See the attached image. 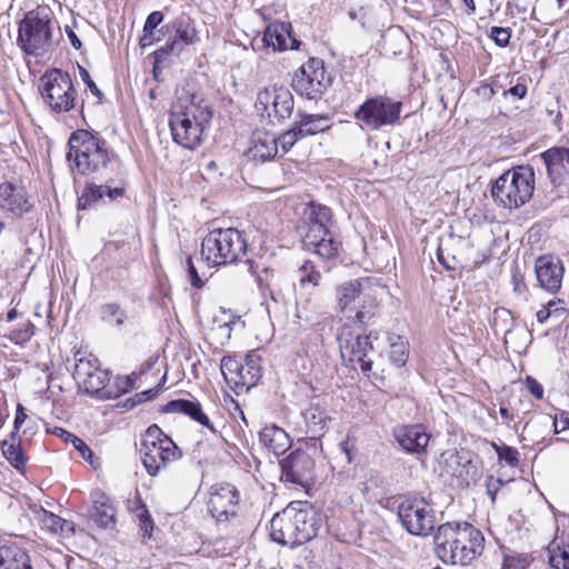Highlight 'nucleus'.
Listing matches in <instances>:
<instances>
[{"label": "nucleus", "instance_id": "obj_1", "mask_svg": "<svg viewBox=\"0 0 569 569\" xmlns=\"http://www.w3.org/2000/svg\"><path fill=\"white\" fill-rule=\"evenodd\" d=\"M68 146L67 158L72 171L106 183L121 180L120 161L108 149L106 140L87 130H77L71 133Z\"/></svg>", "mask_w": 569, "mask_h": 569}, {"label": "nucleus", "instance_id": "obj_2", "mask_svg": "<svg viewBox=\"0 0 569 569\" xmlns=\"http://www.w3.org/2000/svg\"><path fill=\"white\" fill-rule=\"evenodd\" d=\"M320 527L321 517L311 503L293 501L272 517L270 537L274 542L296 548L313 539Z\"/></svg>", "mask_w": 569, "mask_h": 569}, {"label": "nucleus", "instance_id": "obj_3", "mask_svg": "<svg viewBox=\"0 0 569 569\" xmlns=\"http://www.w3.org/2000/svg\"><path fill=\"white\" fill-rule=\"evenodd\" d=\"M435 543L445 563L467 566L483 552L485 537L468 522H447L438 527Z\"/></svg>", "mask_w": 569, "mask_h": 569}, {"label": "nucleus", "instance_id": "obj_4", "mask_svg": "<svg viewBox=\"0 0 569 569\" xmlns=\"http://www.w3.org/2000/svg\"><path fill=\"white\" fill-rule=\"evenodd\" d=\"M213 117L211 106L201 97L192 94L172 106L169 120L173 140L186 149L197 148L204 130Z\"/></svg>", "mask_w": 569, "mask_h": 569}, {"label": "nucleus", "instance_id": "obj_5", "mask_svg": "<svg viewBox=\"0 0 569 569\" xmlns=\"http://www.w3.org/2000/svg\"><path fill=\"white\" fill-rule=\"evenodd\" d=\"M332 211L320 203H311L305 224L300 228L302 246L325 260L338 257L341 242L330 231Z\"/></svg>", "mask_w": 569, "mask_h": 569}, {"label": "nucleus", "instance_id": "obj_6", "mask_svg": "<svg viewBox=\"0 0 569 569\" xmlns=\"http://www.w3.org/2000/svg\"><path fill=\"white\" fill-rule=\"evenodd\" d=\"M535 190V171L531 166H518L505 171L491 187L493 201L513 209L527 203Z\"/></svg>", "mask_w": 569, "mask_h": 569}, {"label": "nucleus", "instance_id": "obj_7", "mask_svg": "<svg viewBox=\"0 0 569 569\" xmlns=\"http://www.w3.org/2000/svg\"><path fill=\"white\" fill-rule=\"evenodd\" d=\"M248 243L238 229H213L201 242V258L209 267L227 266L240 261L247 253Z\"/></svg>", "mask_w": 569, "mask_h": 569}, {"label": "nucleus", "instance_id": "obj_8", "mask_svg": "<svg viewBox=\"0 0 569 569\" xmlns=\"http://www.w3.org/2000/svg\"><path fill=\"white\" fill-rule=\"evenodd\" d=\"M56 23L46 10H32L19 23L17 43L29 56L47 53L53 42Z\"/></svg>", "mask_w": 569, "mask_h": 569}, {"label": "nucleus", "instance_id": "obj_9", "mask_svg": "<svg viewBox=\"0 0 569 569\" xmlns=\"http://www.w3.org/2000/svg\"><path fill=\"white\" fill-rule=\"evenodd\" d=\"M140 455L148 475L154 477L179 459L181 451L157 425H151L142 440Z\"/></svg>", "mask_w": 569, "mask_h": 569}, {"label": "nucleus", "instance_id": "obj_10", "mask_svg": "<svg viewBox=\"0 0 569 569\" xmlns=\"http://www.w3.org/2000/svg\"><path fill=\"white\" fill-rule=\"evenodd\" d=\"M72 376L79 388L87 395L99 399H112L119 396V392L109 386V371L100 368L99 360L93 355L77 351Z\"/></svg>", "mask_w": 569, "mask_h": 569}, {"label": "nucleus", "instance_id": "obj_11", "mask_svg": "<svg viewBox=\"0 0 569 569\" xmlns=\"http://www.w3.org/2000/svg\"><path fill=\"white\" fill-rule=\"evenodd\" d=\"M40 93L54 112H68L74 107L76 89L68 72L60 69L46 71L40 78Z\"/></svg>", "mask_w": 569, "mask_h": 569}, {"label": "nucleus", "instance_id": "obj_12", "mask_svg": "<svg viewBox=\"0 0 569 569\" xmlns=\"http://www.w3.org/2000/svg\"><path fill=\"white\" fill-rule=\"evenodd\" d=\"M402 110V103L387 96L367 99L355 112V118L369 130L395 126Z\"/></svg>", "mask_w": 569, "mask_h": 569}, {"label": "nucleus", "instance_id": "obj_13", "mask_svg": "<svg viewBox=\"0 0 569 569\" xmlns=\"http://www.w3.org/2000/svg\"><path fill=\"white\" fill-rule=\"evenodd\" d=\"M331 83L332 78L327 72L323 61L317 58H310L302 64L292 79L293 90L309 100L321 98Z\"/></svg>", "mask_w": 569, "mask_h": 569}, {"label": "nucleus", "instance_id": "obj_14", "mask_svg": "<svg viewBox=\"0 0 569 569\" xmlns=\"http://www.w3.org/2000/svg\"><path fill=\"white\" fill-rule=\"evenodd\" d=\"M403 528L413 536L427 537L436 526L435 510L422 497L408 498L398 507Z\"/></svg>", "mask_w": 569, "mask_h": 569}, {"label": "nucleus", "instance_id": "obj_15", "mask_svg": "<svg viewBox=\"0 0 569 569\" xmlns=\"http://www.w3.org/2000/svg\"><path fill=\"white\" fill-rule=\"evenodd\" d=\"M260 358L249 353L242 360L237 357L226 356L221 359V373L227 385L233 389L256 386L261 378Z\"/></svg>", "mask_w": 569, "mask_h": 569}, {"label": "nucleus", "instance_id": "obj_16", "mask_svg": "<svg viewBox=\"0 0 569 569\" xmlns=\"http://www.w3.org/2000/svg\"><path fill=\"white\" fill-rule=\"evenodd\" d=\"M339 348L343 360L353 368L359 367L367 373L372 369V360L369 356L373 351L371 336H361L350 329H343L338 337Z\"/></svg>", "mask_w": 569, "mask_h": 569}, {"label": "nucleus", "instance_id": "obj_17", "mask_svg": "<svg viewBox=\"0 0 569 569\" xmlns=\"http://www.w3.org/2000/svg\"><path fill=\"white\" fill-rule=\"evenodd\" d=\"M257 107L267 113L271 122H282L292 114L295 100L288 88L273 86L258 93Z\"/></svg>", "mask_w": 569, "mask_h": 569}, {"label": "nucleus", "instance_id": "obj_18", "mask_svg": "<svg viewBox=\"0 0 569 569\" xmlns=\"http://www.w3.org/2000/svg\"><path fill=\"white\" fill-rule=\"evenodd\" d=\"M239 500V491L233 485L217 483L210 489L208 510L218 521H228L237 515Z\"/></svg>", "mask_w": 569, "mask_h": 569}, {"label": "nucleus", "instance_id": "obj_19", "mask_svg": "<svg viewBox=\"0 0 569 569\" xmlns=\"http://www.w3.org/2000/svg\"><path fill=\"white\" fill-rule=\"evenodd\" d=\"M163 28L173 31V36L159 49L164 56L179 57L187 47L194 44L198 40V31L194 23L186 14L176 18Z\"/></svg>", "mask_w": 569, "mask_h": 569}, {"label": "nucleus", "instance_id": "obj_20", "mask_svg": "<svg viewBox=\"0 0 569 569\" xmlns=\"http://www.w3.org/2000/svg\"><path fill=\"white\" fill-rule=\"evenodd\" d=\"M280 467L283 481L303 486L312 478L315 461L306 451L296 450L280 461Z\"/></svg>", "mask_w": 569, "mask_h": 569}, {"label": "nucleus", "instance_id": "obj_21", "mask_svg": "<svg viewBox=\"0 0 569 569\" xmlns=\"http://www.w3.org/2000/svg\"><path fill=\"white\" fill-rule=\"evenodd\" d=\"M535 272L539 287L547 292L556 293L560 290L565 267L555 256H541L536 260Z\"/></svg>", "mask_w": 569, "mask_h": 569}, {"label": "nucleus", "instance_id": "obj_22", "mask_svg": "<svg viewBox=\"0 0 569 569\" xmlns=\"http://www.w3.org/2000/svg\"><path fill=\"white\" fill-rule=\"evenodd\" d=\"M392 436L408 453L423 455L430 441V435L422 425H403L392 429Z\"/></svg>", "mask_w": 569, "mask_h": 569}, {"label": "nucleus", "instance_id": "obj_23", "mask_svg": "<svg viewBox=\"0 0 569 569\" xmlns=\"http://www.w3.org/2000/svg\"><path fill=\"white\" fill-rule=\"evenodd\" d=\"M263 43L273 51L298 49L300 41L292 36L290 22L273 21L269 23L263 33Z\"/></svg>", "mask_w": 569, "mask_h": 569}, {"label": "nucleus", "instance_id": "obj_24", "mask_svg": "<svg viewBox=\"0 0 569 569\" xmlns=\"http://www.w3.org/2000/svg\"><path fill=\"white\" fill-rule=\"evenodd\" d=\"M541 158L552 183H569V149L551 148L545 151Z\"/></svg>", "mask_w": 569, "mask_h": 569}, {"label": "nucleus", "instance_id": "obj_25", "mask_svg": "<svg viewBox=\"0 0 569 569\" xmlns=\"http://www.w3.org/2000/svg\"><path fill=\"white\" fill-rule=\"evenodd\" d=\"M361 297L370 298V280L368 278L345 281L336 289L337 305L341 312L349 309Z\"/></svg>", "mask_w": 569, "mask_h": 569}, {"label": "nucleus", "instance_id": "obj_26", "mask_svg": "<svg viewBox=\"0 0 569 569\" xmlns=\"http://www.w3.org/2000/svg\"><path fill=\"white\" fill-rule=\"evenodd\" d=\"M0 207L21 216L31 208L27 191L21 184L4 182L0 184Z\"/></svg>", "mask_w": 569, "mask_h": 569}, {"label": "nucleus", "instance_id": "obj_27", "mask_svg": "<svg viewBox=\"0 0 569 569\" xmlns=\"http://www.w3.org/2000/svg\"><path fill=\"white\" fill-rule=\"evenodd\" d=\"M124 193L123 186L111 187V183L100 182V184L88 183L78 198V209L87 210L92 208L107 196L114 200Z\"/></svg>", "mask_w": 569, "mask_h": 569}, {"label": "nucleus", "instance_id": "obj_28", "mask_svg": "<svg viewBox=\"0 0 569 569\" xmlns=\"http://www.w3.org/2000/svg\"><path fill=\"white\" fill-rule=\"evenodd\" d=\"M89 517L101 528H113L116 510L110 499L103 492L96 491L92 493V506L89 509Z\"/></svg>", "mask_w": 569, "mask_h": 569}, {"label": "nucleus", "instance_id": "obj_29", "mask_svg": "<svg viewBox=\"0 0 569 569\" xmlns=\"http://www.w3.org/2000/svg\"><path fill=\"white\" fill-rule=\"evenodd\" d=\"M298 274V299L301 300L305 296V302H311L309 287L316 288L320 284L322 279L321 272L317 269L316 264L310 260H305L297 270ZM300 303V301H298Z\"/></svg>", "mask_w": 569, "mask_h": 569}, {"label": "nucleus", "instance_id": "obj_30", "mask_svg": "<svg viewBox=\"0 0 569 569\" xmlns=\"http://www.w3.org/2000/svg\"><path fill=\"white\" fill-rule=\"evenodd\" d=\"M163 412H179L183 413L200 425L214 431L208 416L202 411L201 405L198 401L187 399L171 400L162 407Z\"/></svg>", "mask_w": 569, "mask_h": 569}, {"label": "nucleus", "instance_id": "obj_31", "mask_svg": "<svg viewBox=\"0 0 569 569\" xmlns=\"http://www.w3.org/2000/svg\"><path fill=\"white\" fill-rule=\"evenodd\" d=\"M260 442L274 455L284 453L291 446L289 435L276 425L266 426L259 432Z\"/></svg>", "mask_w": 569, "mask_h": 569}, {"label": "nucleus", "instance_id": "obj_32", "mask_svg": "<svg viewBox=\"0 0 569 569\" xmlns=\"http://www.w3.org/2000/svg\"><path fill=\"white\" fill-rule=\"evenodd\" d=\"M0 569H33L29 555L17 546L0 547Z\"/></svg>", "mask_w": 569, "mask_h": 569}, {"label": "nucleus", "instance_id": "obj_33", "mask_svg": "<svg viewBox=\"0 0 569 569\" xmlns=\"http://www.w3.org/2000/svg\"><path fill=\"white\" fill-rule=\"evenodd\" d=\"M302 417L306 423V433L310 435L311 438L320 435L325 428L327 420L329 419L328 413L319 402H311L308 408L302 411Z\"/></svg>", "mask_w": 569, "mask_h": 569}, {"label": "nucleus", "instance_id": "obj_34", "mask_svg": "<svg viewBox=\"0 0 569 569\" xmlns=\"http://www.w3.org/2000/svg\"><path fill=\"white\" fill-rule=\"evenodd\" d=\"M251 153L254 159L270 160L278 153L277 137L269 132H258L252 140Z\"/></svg>", "mask_w": 569, "mask_h": 569}, {"label": "nucleus", "instance_id": "obj_35", "mask_svg": "<svg viewBox=\"0 0 569 569\" xmlns=\"http://www.w3.org/2000/svg\"><path fill=\"white\" fill-rule=\"evenodd\" d=\"M295 124L302 138L315 136L330 128L329 118L321 114L299 113V120Z\"/></svg>", "mask_w": 569, "mask_h": 569}, {"label": "nucleus", "instance_id": "obj_36", "mask_svg": "<svg viewBox=\"0 0 569 569\" xmlns=\"http://www.w3.org/2000/svg\"><path fill=\"white\" fill-rule=\"evenodd\" d=\"M99 316L103 322L117 328H122L128 320L127 311L116 302L102 305L99 309Z\"/></svg>", "mask_w": 569, "mask_h": 569}, {"label": "nucleus", "instance_id": "obj_37", "mask_svg": "<svg viewBox=\"0 0 569 569\" xmlns=\"http://www.w3.org/2000/svg\"><path fill=\"white\" fill-rule=\"evenodd\" d=\"M548 560L552 569H569V545L550 543L548 547Z\"/></svg>", "mask_w": 569, "mask_h": 569}, {"label": "nucleus", "instance_id": "obj_38", "mask_svg": "<svg viewBox=\"0 0 569 569\" xmlns=\"http://www.w3.org/2000/svg\"><path fill=\"white\" fill-rule=\"evenodd\" d=\"M2 453L17 470H21L24 467L26 459L20 445L16 443L14 437H12L11 441L6 440L2 442Z\"/></svg>", "mask_w": 569, "mask_h": 569}, {"label": "nucleus", "instance_id": "obj_39", "mask_svg": "<svg viewBox=\"0 0 569 569\" xmlns=\"http://www.w3.org/2000/svg\"><path fill=\"white\" fill-rule=\"evenodd\" d=\"M389 358L397 367H402L408 360L407 342L400 336H391Z\"/></svg>", "mask_w": 569, "mask_h": 569}, {"label": "nucleus", "instance_id": "obj_40", "mask_svg": "<svg viewBox=\"0 0 569 569\" xmlns=\"http://www.w3.org/2000/svg\"><path fill=\"white\" fill-rule=\"evenodd\" d=\"M360 305L357 307L356 315L353 317V321L359 325L367 323L371 318L375 317L376 310L378 308V302L370 293V298L361 297L359 299Z\"/></svg>", "mask_w": 569, "mask_h": 569}, {"label": "nucleus", "instance_id": "obj_41", "mask_svg": "<svg viewBox=\"0 0 569 569\" xmlns=\"http://www.w3.org/2000/svg\"><path fill=\"white\" fill-rule=\"evenodd\" d=\"M34 335V326L31 321L27 320L20 325L18 329L4 335L14 345L23 346L29 342Z\"/></svg>", "mask_w": 569, "mask_h": 569}, {"label": "nucleus", "instance_id": "obj_42", "mask_svg": "<svg viewBox=\"0 0 569 569\" xmlns=\"http://www.w3.org/2000/svg\"><path fill=\"white\" fill-rule=\"evenodd\" d=\"M54 435L63 438L66 442L71 443L81 453L83 459L89 460L92 457L91 449L82 439H80L76 435L62 428H56Z\"/></svg>", "mask_w": 569, "mask_h": 569}, {"label": "nucleus", "instance_id": "obj_43", "mask_svg": "<svg viewBox=\"0 0 569 569\" xmlns=\"http://www.w3.org/2000/svg\"><path fill=\"white\" fill-rule=\"evenodd\" d=\"M492 448L495 449L500 461H505L510 467H516L519 463V451L510 446L505 443L498 445L492 442Z\"/></svg>", "mask_w": 569, "mask_h": 569}, {"label": "nucleus", "instance_id": "obj_44", "mask_svg": "<svg viewBox=\"0 0 569 569\" xmlns=\"http://www.w3.org/2000/svg\"><path fill=\"white\" fill-rule=\"evenodd\" d=\"M301 139L302 136L301 133H298V128L295 124L291 129L283 132L280 137L277 138L278 147L280 146L282 151L286 153L296 144V142H298Z\"/></svg>", "mask_w": 569, "mask_h": 569}, {"label": "nucleus", "instance_id": "obj_45", "mask_svg": "<svg viewBox=\"0 0 569 569\" xmlns=\"http://www.w3.org/2000/svg\"><path fill=\"white\" fill-rule=\"evenodd\" d=\"M46 528H48L51 532H64V526H70V521L60 518L59 516L52 512H44V517L42 520Z\"/></svg>", "mask_w": 569, "mask_h": 569}, {"label": "nucleus", "instance_id": "obj_46", "mask_svg": "<svg viewBox=\"0 0 569 569\" xmlns=\"http://www.w3.org/2000/svg\"><path fill=\"white\" fill-rule=\"evenodd\" d=\"M489 38L492 39L497 46L505 48L510 42L511 31L509 28L492 27L489 32Z\"/></svg>", "mask_w": 569, "mask_h": 569}, {"label": "nucleus", "instance_id": "obj_47", "mask_svg": "<svg viewBox=\"0 0 569 569\" xmlns=\"http://www.w3.org/2000/svg\"><path fill=\"white\" fill-rule=\"evenodd\" d=\"M529 566L528 557L522 555H503V565L501 569H527Z\"/></svg>", "mask_w": 569, "mask_h": 569}, {"label": "nucleus", "instance_id": "obj_48", "mask_svg": "<svg viewBox=\"0 0 569 569\" xmlns=\"http://www.w3.org/2000/svg\"><path fill=\"white\" fill-rule=\"evenodd\" d=\"M163 21V13L161 11L151 12L144 22L143 31L147 34H151L153 30Z\"/></svg>", "mask_w": 569, "mask_h": 569}, {"label": "nucleus", "instance_id": "obj_49", "mask_svg": "<svg viewBox=\"0 0 569 569\" xmlns=\"http://www.w3.org/2000/svg\"><path fill=\"white\" fill-rule=\"evenodd\" d=\"M556 305H563V301L558 300H550L547 305L542 306L540 310L537 312V321L539 323H545L557 310H551L552 307Z\"/></svg>", "mask_w": 569, "mask_h": 569}, {"label": "nucleus", "instance_id": "obj_50", "mask_svg": "<svg viewBox=\"0 0 569 569\" xmlns=\"http://www.w3.org/2000/svg\"><path fill=\"white\" fill-rule=\"evenodd\" d=\"M446 251H447V248L443 247V244H440L438 250H437V258H438V261L448 270H455L456 269V257L452 254L450 256L449 252H447V256H446Z\"/></svg>", "mask_w": 569, "mask_h": 569}, {"label": "nucleus", "instance_id": "obj_51", "mask_svg": "<svg viewBox=\"0 0 569 569\" xmlns=\"http://www.w3.org/2000/svg\"><path fill=\"white\" fill-rule=\"evenodd\" d=\"M502 486V481L499 478H495L493 476H489L486 480V490L487 495L490 497L491 502H496V496Z\"/></svg>", "mask_w": 569, "mask_h": 569}, {"label": "nucleus", "instance_id": "obj_52", "mask_svg": "<svg viewBox=\"0 0 569 569\" xmlns=\"http://www.w3.org/2000/svg\"><path fill=\"white\" fill-rule=\"evenodd\" d=\"M79 74L82 81L87 84L88 89L91 91V93L100 99L102 97V92L97 87L94 81L91 79L87 69H84L83 67H79Z\"/></svg>", "mask_w": 569, "mask_h": 569}, {"label": "nucleus", "instance_id": "obj_53", "mask_svg": "<svg viewBox=\"0 0 569 569\" xmlns=\"http://www.w3.org/2000/svg\"><path fill=\"white\" fill-rule=\"evenodd\" d=\"M187 271H188V278L190 280V283L194 288H201L203 286V281L199 277L198 271L193 264L191 257H188V259H187Z\"/></svg>", "mask_w": 569, "mask_h": 569}, {"label": "nucleus", "instance_id": "obj_54", "mask_svg": "<svg viewBox=\"0 0 569 569\" xmlns=\"http://www.w3.org/2000/svg\"><path fill=\"white\" fill-rule=\"evenodd\" d=\"M526 387L528 388L530 393L535 396L537 399H541L543 397V387L535 378L528 376L526 378Z\"/></svg>", "mask_w": 569, "mask_h": 569}, {"label": "nucleus", "instance_id": "obj_55", "mask_svg": "<svg viewBox=\"0 0 569 569\" xmlns=\"http://www.w3.org/2000/svg\"><path fill=\"white\" fill-rule=\"evenodd\" d=\"M511 94L512 97L517 99H523L527 94V86L525 83H517L516 86L511 87L508 91H505L506 94Z\"/></svg>", "mask_w": 569, "mask_h": 569}, {"label": "nucleus", "instance_id": "obj_56", "mask_svg": "<svg viewBox=\"0 0 569 569\" xmlns=\"http://www.w3.org/2000/svg\"><path fill=\"white\" fill-rule=\"evenodd\" d=\"M133 512L138 519H143V518H147L150 516L146 505L140 499H138L136 501V507L133 508Z\"/></svg>", "mask_w": 569, "mask_h": 569}, {"label": "nucleus", "instance_id": "obj_57", "mask_svg": "<svg viewBox=\"0 0 569 569\" xmlns=\"http://www.w3.org/2000/svg\"><path fill=\"white\" fill-rule=\"evenodd\" d=\"M140 521V529L143 531V536L151 537L152 530H153V521L151 519V516L139 519Z\"/></svg>", "mask_w": 569, "mask_h": 569}, {"label": "nucleus", "instance_id": "obj_58", "mask_svg": "<svg viewBox=\"0 0 569 569\" xmlns=\"http://www.w3.org/2000/svg\"><path fill=\"white\" fill-rule=\"evenodd\" d=\"M26 418H27V415L24 412V408L21 405H18L17 413H16L14 422H13L16 430H19L21 425L26 421Z\"/></svg>", "mask_w": 569, "mask_h": 569}, {"label": "nucleus", "instance_id": "obj_59", "mask_svg": "<svg viewBox=\"0 0 569 569\" xmlns=\"http://www.w3.org/2000/svg\"><path fill=\"white\" fill-rule=\"evenodd\" d=\"M66 33L72 44V47L77 50H79L82 46L80 39L78 38V36L76 34V32L70 29L69 27L66 28Z\"/></svg>", "mask_w": 569, "mask_h": 569}, {"label": "nucleus", "instance_id": "obj_60", "mask_svg": "<svg viewBox=\"0 0 569 569\" xmlns=\"http://www.w3.org/2000/svg\"><path fill=\"white\" fill-rule=\"evenodd\" d=\"M499 412H500V416L502 418V420L507 423H509L511 420L515 419V413L512 410H510L507 406H505L503 403H501L500 406V409H499Z\"/></svg>", "mask_w": 569, "mask_h": 569}, {"label": "nucleus", "instance_id": "obj_61", "mask_svg": "<svg viewBox=\"0 0 569 569\" xmlns=\"http://www.w3.org/2000/svg\"><path fill=\"white\" fill-rule=\"evenodd\" d=\"M553 426H555V432L559 433V432L566 430L567 428H569V419L568 418L560 419V420L555 419Z\"/></svg>", "mask_w": 569, "mask_h": 569}, {"label": "nucleus", "instance_id": "obj_62", "mask_svg": "<svg viewBox=\"0 0 569 569\" xmlns=\"http://www.w3.org/2000/svg\"><path fill=\"white\" fill-rule=\"evenodd\" d=\"M158 392V390L156 389H149L147 391H143L141 393H138L136 397H138V401L141 402V401H144V400H150L152 399V397Z\"/></svg>", "mask_w": 569, "mask_h": 569}, {"label": "nucleus", "instance_id": "obj_63", "mask_svg": "<svg viewBox=\"0 0 569 569\" xmlns=\"http://www.w3.org/2000/svg\"><path fill=\"white\" fill-rule=\"evenodd\" d=\"M465 6L469 10V14H473L477 10L475 0H463Z\"/></svg>", "mask_w": 569, "mask_h": 569}, {"label": "nucleus", "instance_id": "obj_64", "mask_svg": "<svg viewBox=\"0 0 569 569\" xmlns=\"http://www.w3.org/2000/svg\"><path fill=\"white\" fill-rule=\"evenodd\" d=\"M246 264L248 266V272L251 276H256L257 274V266L254 264V262L248 259V260H246Z\"/></svg>", "mask_w": 569, "mask_h": 569}]
</instances>
